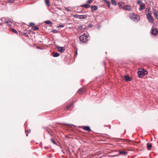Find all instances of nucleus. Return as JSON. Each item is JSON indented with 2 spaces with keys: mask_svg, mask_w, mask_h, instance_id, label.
Masks as SVG:
<instances>
[{
  "mask_svg": "<svg viewBox=\"0 0 158 158\" xmlns=\"http://www.w3.org/2000/svg\"><path fill=\"white\" fill-rule=\"evenodd\" d=\"M129 17L131 20L135 22H138L140 19L139 16L133 13H130L129 15Z\"/></svg>",
  "mask_w": 158,
  "mask_h": 158,
  "instance_id": "nucleus-1",
  "label": "nucleus"
},
{
  "mask_svg": "<svg viewBox=\"0 0 158 158\" xmlns=\"http://www.w3.org/2000/svg\"><path fill=\"white\" fill-rule=\"evenodd\" d=\"M88 38L87 35L84 34L80 36L79 39L81 42L85 43L88 41Z\"/></svg>",
  "mask_w": 158,
  "mask_h": 158,
  "instance_id": "nucleus-2",
  "label": "nucleus"
},
{
  "mask_svg": "<svg viewBox=\"0 0 158 158\" xmlns=\"http://www.w3.org/2000/svg\"><path fill=\"white\" fill-rule=\"evenodd\" d=\"M13 21L11 19L5 18V23L7 24L8 26L9 27L11 26V24L13 23Z\"/></svg>",
  "mask_w": 158,
  "mask_h": 158,
  "instance_id": "nucleus-3",
  "label": "nucleus"
},
{
  "mask_svg": "<svg viewBox=\"0 0 158 158\" xmlns=\"http://www.w3.org/2000/svg\"><path fill=\"white\" fill-rule=\"evenodd\" d=\"M152 14H147L146 16L147 19L148 21V22L150 23H153V19L152 18Z\"/></svg>",
  "mask_w": 158,
  "mask_h": 158,
  "instance_id": "nucleus-4",
  "label": "nucleus"
},
{
  "mask_svg": "<svg viewBox=\"0 0 158 158\" xmlns=\"http://www.w3.org/2000/svg\"><path fill=\"white\" fill-rule=\"evenodd\" d=\"M74 17L76 18L80 19H85L86 18L87 16L86 15H75Z\"/></svg>",
  "mask_w": 158,
  "mask_h": 158,
  "instance_id": "nucleus-5",
  "label": "nucleus"
},
{
  "mask_svg": "<svg viewBox=\"0 0 158 158\" xmlns=\"http://www.w3.org/2000/svg\"><path fill=\"white\" fill-rule=\"evenodd\" d=\"M143 69H139L138 72L139 76L140 77H143Z\"/></svg>",
  "mask_w": 158,
  "mask_h": 158,
  "instance_id": "nucleus-6",
  "label": "nucleus"
},
{
  "mask_svg": "<svg viewBox=\"0 0 158 158\" xmlns=\"http://www.w3.org/2000/svg\"><path fill=\"white\" fill-rule=\"evenodd\" d=\"M122 9L124 10L129 11L131 10V7L129 5H126L125 6H123V7H122Z\"/></svg>",
  "mask_w": 158,
  "mask_h": 158,
  "instance_id": "nucleus-7",
  "label": "nucleus"
},
{
  "mask_svg": "<svg viewBox=\"0 0 158 158\" xmlns=\"http://www.w3.org/2000/svg\"><path fill=\"white\" fill-rule=\"evenodd\" d=\"M56 48L59 51L61 52H63L65 50V48L64 47L57 46Z\"/></svg>",
  "mask_w": 158,
  "mask_h": 158,
  "instance_id": "nucleus-8",
  "label": "nucleus"
},
{
  "mask_svg": "<svg viewBox=\"0 0 158 158\" xmlns=\"http://www.w3.org/2000/svg\"><path fill=\"white\" fill-rule=\"evenodd\" d=\"M151 32L153 35H156L158 33V31L157 28H155L152 29Z\"/></svg>",
  "mask_w": 158,
  "mask_h": 158,
  "instance_id": "nucleus-9",
  "label": "nucleus"
},
{
  "mask_svg": "<svg viewBox=\"0 0 158 158\" xmlns=\"http://www.w3.org/2000/svg\"><path fill=\"white\" fill-rule=\"evenodd\" d=\"M145 8V5L144 3H141V4L140 5V7L139 8V10L140 11H141Z\"/></svg>",
  "mask_w": 158,
  "mask_h": 158,
  "instance_id": "nucleus-10",
  "label": "nucleus"
},
{
  "mask_svg": "<svg viewBox=\"0 0 158 158\" xmlns=\"http://www.w3.org/2000/svg\"><path fill=\"white\" fill-rule=\"evenodd\" d=\"M124 79L126 81H130L131 80L132 78L127 75L124 76Z\"/></svg>",
  "mask_w": 158,
  "mask_h": 158,
  "instance_id": "nucleus-11",
  "label": "nucleus"
},
{
  "mask_svg": "<svg viewBox=\"0 0 158 158\" xmlns=\"http://www.w3.org/2000/svg\"><path fill=\"white\" fill-rule=\"evenodd\" d=\"M91 9L92 11H94L98 9V7L96 5L91 6Z\"/></svg>",
  "mask_w": 158,
  "mask_h": 158,
  "instance_id": "nucleus-12",
  "label": "nucleus"
},
{
  "mask_svg": "<svg viewBox=\"0 0 158 158\" xmlns=\"http://www.w3.org/2000/svg\"><path fill=\"white\" fill-rule=\"evenodd\" d=\"M83 129L84 130L87 131L89 132L91 130L90 127H89L87 126H84L83 127Z\"/></svg>",
  "mask_w": 158,
  "mask_h": 158,
  "instance_id": "nucleus-13",
  "label": "nucleus"
},
{
  "mask_svg": "<svg viewBox=\"0 0 158 158\" xmlns=\"http://www.w3.org/2000/svg\"><path fill=\"white\" fill-rule=\"evenodd\" d=\"M153 14L155 17L158 15V11H157L155 9H153Z\"/></svg>",
  "mask_w": 158,
  "mask_h": 158,
  "instance_id": "nucleus-14",
  "label": "nucleus"
},
{
  "mask_svg": "<svg viewBox=\"0 0 158 158\" xmlns=\"http://www.w3.org/2000/svg\"><path fill=\"white\" fill-rule=\"evenodd\" d=\"M103 1L107 4L108 7L109 8H110V2L107 0H104Z\"/></svg>",
  "mask_w": 158,
  "mask_h": 158,
  "instance_id": "nucleus-15",
  "label": "nucleus"
},
{
  "mask_svg": "<svg viewBox=\"0 0 158 158\" xmlns=\"http://www.w3.org/2000/svg\"><path fill=\"white\" fill-rule=\"evenodd\" d=\"M74 107V105L73 103L71 104L69 106H68L66 107V109L70 110V108L71 107Z\"/></svg>",
  "mask_w": 158,
  "mask_h": 158,
  "instance_id": "nucleus-16",
  "label": "nucleus"
},
{
  "mask_svg": "<svg viewBox=\"0 0 158 158\" xmlns=\"http://www.w3.org/2000/svg\"><path fill=\"white\" fill-rule=\"evenodd\" d=\"M152 147V145L151 143H147V147L148 150H150L151 148Z\"/></svg>",
  "mask_w": 158,
  "mask_h": 158,
  "instance_id": "nucleus-17",
  "label": "nucleus"
},
{
  "mask_svg": "<svg viewBox=\"0 0 158 158\" xmlns=\"http://www.w3.org/2000/svg\"><path fill=\"white\" fill-rule=\"evenodd\" d=\"M119 153L123 155H126L127 154V152L124 151H119Z\"/></svg>",
  "mask_w": 158,
  "mask_h": 158,
  "instance_id": "nucleus-18",
  "label": "nucleus"
},
{
  "mask_svg": "<svg viewBox=\"0 0 158 158\" xmlns=\"http://www.w3.org/2000/svg\"><path fill=\"white\" fill-rule=\"evenodd\" d=\"M124 3L123 2H119L118 3V5L119 6V7L120 8H122L123 6L124 5Z\"/></svg>",
  "mask_w": 158,
  "mask_h": 158,
  "instance_id": "nucleus-19",
  "label": "nucleus"
},
{
  "mask_svg": "<svg viewBox=\"0 0 158 158\" xmlns=\"http://www.w3.org/2000/svg\"><path fill=\"white\" fill-rule=\"evenodd\" d=\"M81 6H83L85 8H89V7H90V5L89 4H84Z\"/></svg>",
  "mask_w": 158,
  "mask_h": 158,
  "instance_id": "nucleus-20",
  "label": "nucleus"
},
{
  "mask_svg": "<svg viewBox=\"0 0 158 158\" xmlns=\"http://www.w3.org/2000/svg\"><path fill=\"white\" fill-rule=\"evenodd\" d=\"M146 12H147L148 13V14H152V13L151 11L150 10V9L148 8H147L146 9Z\"/></svg>",
  "mask_w": 158,
  "mask_h": 158,
  "instance_id": "nucleus-21",
  "label": "nucleus"
},
{
  "mask_svg": "<svg viewBox=\"0 0 158 158\" xmlns=\"http://www.w3.org/2000/svg\"><path fill=\"white\" fill-rule=\"evenodd\" d=\"M45 2L46 5L48 6H50V4L49 3V0H45Z\"/></svg>",
  "mask_w": 158,
  "mask_h": 158,
  "instance_id": "nucleus-22",
  "label": "nucleus"
},
{
  "mask_svg": "<svg viewBox=\"0 0 158 158\" xmlns=\"http://www.w3.org/2000/svg\"><path fill=\"white\" fill-rule=\"evenodd\" d=\"M111 3L112 5L116 6L117 5V2L114 0H111Z\"/></svg>",
  "mask_w": 158,
  "mask_h": 158,
  "instance_id": "nucleus-23",
  "label": "nucleus"
},
{
  "mask_svg": "<svg viewBox=\"0 0 158 158\" xmlns=\"http://www.w3.org/2000/svg\"><path fill=\"white\" fill-rule=\"evenodd\" d=\"M44 23L46 24H52V22L49 20H47L46 21H45L44 22Z\"/></svg>",
  "mask_w": 158,
  "mask_h": 158,
  "instance_id": "nucleus-24",
  "label": "nucleus"
},
{
  "mask_svg": "<svg viewBox=\"0 0 158 158\" xmlns=\"http://www.w3.org/2000/svg\"><path fill=\"white\" fill-rule=\"evenodd\" d=\"M84 92V90L83 89L81 88L79 89L78 91L79 93H83Z\"/></svg>",
  "mask_w": 158,
  "mask_h": 158,
  "instance_id": "nucleus-25",
  "label": "nucleus"
},
{
  "mask_svg": "<svg viewBox=\"0 0 158 158\" xmlns=\"http://www.w3.org/2000/svg\"><path fill=\"white\" fill-rule=\"evenodd\" d=\"M32 29L34 31L37 30H38L39 28L37 27H33Z\"/></svg>",
  "mask_w": 158,
  "mask_h": 158,
  "instance_id": "nucleus-26",
  "label": "nucleus"
},
{
  "mask_svg": "<svg viewBox=\"0 0 158 158\" xmlns=\"http://www.w3.org/2000/svg\"><path fill=\"white\" fill-rule=\"evenodd\" d=\"M59 56V54L58 53H55L53 55V56L55 57H57Z\"/></svg>",
  "mask_w": 158,
  "mask_h": 158,
  "instance_id": "nucleus-27",
  "label": "nucleus"
},
{
  "mask_svg": "<svg viewBox=\"0 0 158 158\" xmlns=\"http://www.w3.org/2000/svg\"><path fill=\"white\" fill-rule=\"evenodd\" d=\"M11 30L14 33H15V34H18L17 31L15 29L13 28H11Z\"/></svg>",
  "mask_w": 158,
  "mask_h": 158,
  "instance_id": "nucleus-28",
  "label": "nucleus"
},
{
  "mask_svg": "<svg viewBox=\"0 0 158 158\" xmlns=\"http://www.w3.org/2000/svg\"><path fill=\"white\" fill-rule=\"evenodd\" d=\"M147 74H148L147 71H145V70H143V77H144L145 75H147Z\"/></svg>",
  "mask_w": 158,
  "mask_h": 158,
  "instance_id": "nucleus-29",
  "label": "nucleus"
},
{
  "mask_svg": "<svg viewBox=\"0 0 158 158\" xmlns=\"http://www.w3.org/2000/svg\"><path fill=\"white\" fill-rule=\"evenodd\" d=\"M64 27V25L63 24H60L57 27V28L63 27Z\"/></svg>",
  "mask_w": 158,
  "mask_h": 158,
  "instance_id": "nucleus-30",
  "label": "nucleus"
},
{
  "mask_svg": "<svg viewBox=\"0 0 158 158\" xmlns=\"http://www.w3.org/2000/svg\"><path fill=\"white\" fill-rule=\"evenodd\" d=\"M137 4L139 5L141 4V3H143L141 0H138L137 1Z\"/></svg>",
  "mask_w": 158,
  "mask_h": 158,
  "instance_id": "nucleus-31",
  "label": "nucleus"
},
{
  "mask_svg": "<svg viewBox=\"0 0 158 158\" xmlns=\"http://www.w3.org/2000/svg\"><path fill=\"white\" fill-rule=\"evenodd\" d=\"M15 0H8V2H9L13 3L14 2Z\"/></svg>",
  "mask_w": 158,
  "mask_h": 158,
  "instance_id": "nucleus-32",
  "label": "nucleus"
},
{
  "mask_svg": "<svg viewBox=\"0 0 158 158\" xmlns=\"http://www.w3.org/2000/svg\"><path fill=\"white\" fill-rule=\"evenodd\" d=\"M51 141L54 144H56V143L55 142V141L53 140V139H51Z\"/></svg>",
  "mask_w": 158,
  "mask_h": 158,
  "instance_id": "nucleus-33",
  "label": "nucleus"
},
{
  "mask_svg": "<svg viewBox=\"0 0 158 158\" xmlns=\"http://www.w3.org/2000/svg\"><path fill=\"white\" fill-rule=\"evenodd\" d=\"M30 25L31 26L33 27L34 26L35 24L33 23H30Z\"/></svg>",
  "mask_w": 158,
  "mask_h": 158,
  "instance_id": "nucleus-34",
  "label": "nucleus"
},
{
  "mask_svg": "<svg viewBox=\"0 0 158 158\" xmlns=\"http://www.w3.org/2000/svg\"><path fill=\"white\" fill-rule=\"evenodd\" d=\"M27 132L28 133L29 132H30V130H29L28 131H25V133H26V136H28V134L27 133Z\"/></svg>",
  "mask_w": 158,
  "mask_h": 158,
  "instance_id": "nucleus-35",
  "label": "nucleus"
},
{
  "mask_svg": "<svg viewBox=\"0 0 158 158\" xmlns=\"http://www.w3.org/2000/svg\"><path fill=\"white\" fill-rule=\"evenodd\" d=\"M64 9L65 10H66V11H70V10L69 9H68V8H67V7H65Z\"/></svg>",
  "mask_w": 158,
  "mask_h": 158,
  "instance_id": "nucleus-36",
  "label": "nucleus"
},
{
  "mask_svg": "<svg viewBox=\"0 0 158 158\" xmlns=\"http://www.w3.org/2000/svg\"><path fill=\"white\" fill-rule=\"evenodd\" d=\"M5 18H2L0 19V20L2 21H5Z\"/></svg>",
  "mask_w": 158,
  "mask_h": 158,
  "instance_id": "nucleus-37",
  "label": "nucleus"
},
{
  "mask_svg": "<svg viewBox=\"0 0 158 158\" xmlns=\"http://www.w3.org/2000/svg\"><path fill=\"white\" fill-rule=\"evenodd\" d=\"M63 124L65 125H67V126H73V125L72 124H68V123H64Z\"/></svg>",
  "mask_w": 158,
  "mask_h": 158,
  "instance_id": "nucleus-38",
  "label": "nucleus"
},
{
  "mask_svg": "<svg viewBox=\"0 0 158 158\" xmlns=\"http://www.w3.org/2000/svg\"><path fill=\"white\" fill-rule=\"evenodd\" d=\"M77 50H76V51L75 54V56H77Z\"/></svg>",
  "mask_w": 158,
  "mask_h": 158,
  "instance_id": "nucleus-39",
  "label": "nucleus"
},
{
  "mask_svg": "<svg viewBox=\"0 0 158 158\" xmlns=\"http://www.w3.org/2000/svg\"><path fill=\"white\" fill-rule=\"evenodd\" d=\"M119 155H116L112 156H111V157H114L118 156Z\"/></svg>",
  "mask_w": 158,
  "mask_h": 158,
  "instance_id": "nucleus-40",
  "label": "nucleus"
},
{
  "mask_svg": "<svg viewBox=\"0 0 158 158\" xmlns=\"http://www.w3.org/2000/svg\"><path fill=\"white\" fill-rule=\"evenodd\" d=\"M53 32L54 33H56V32H57V31L56 30H54L53 31Z\"/></svg>",
  "mask_w": 158,
  "mask_h": 158,
  "instance_id": "nucleus-41",
  "label": "nucleus"
},
{
  "mask_svg": "<svg viewBox=\"0 0 158 158\" xmlns=\"http://www.w3.org/2000/svg\"><path fill=\"white\" fill-rule=\"evenodd\" d=\"M158 20V15L156 16L155 17Z\"/></svg>",
  "mask_w": 158,
  "mask_h": 158,
  "instance_id": "nucleus-42",
  "label": "nucleus"
},
{
  "mask_svg": "<svg viewBox=\"0 0 158 158\" xmlns=\"http://www.w3.org/2000/svg\"><path fill=\"white\" fill-rule=\"evenodd\" d=\"M2 23H0V25H2Z\"/></svg>",
  "mask_w": 158,
  "mask_h": 158,
  "instance_id": "nucleus-43",
  "label": "nucleus"
},
{
  "mask_svg": "<svg viewBox=\"0 0 158 158\" xmlns=\"http://www.w3.org/2000/svg\"><path fill=\"white\" fill-rule=\"evenodd\" d=\"M26 124V123H25V125Z\"/></svg>",
  "mask_w": 158,
  "mask_h": 158,
  "instance_id": "nucleus-44",
  "label": "nucleus"
}]
</instances>
